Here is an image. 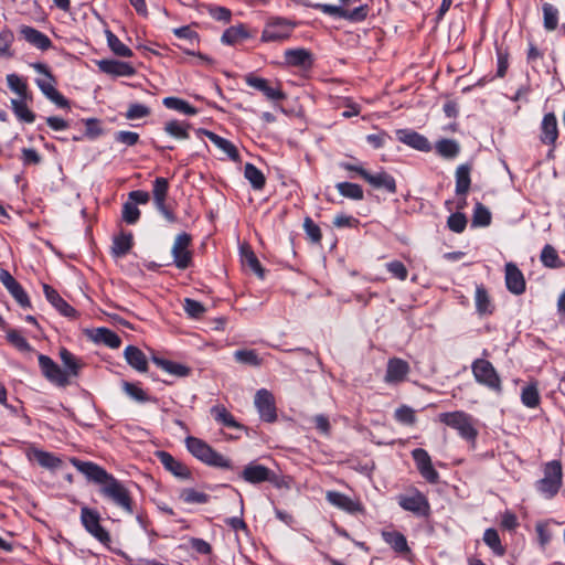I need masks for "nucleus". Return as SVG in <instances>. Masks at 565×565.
<instances>
[{"mask_svg":"<svg viewBox=\"0 0 565 565\" xmlns=\"http://www.w3.org/2000/svg\"><path fill=\"white\" fill-rule=\"evenodd\" d=\"M471 169H472V167L469 163L460 164L456 169V172H455V178H456V189H455V192L459 196H466L468 194L469 190H470V185H471L470 172H471Z\"/></svg>","mask_w":565,"mask_h":565,"instance_id":"obj_33","label":"nucleus"},{"mask_svg":"<svg viewBox=\"0 0 565 565\" xmlns=\"http://www.w3.org/2000/svg\"><path fill=\"white\" fill-rule=\"evenodd\" d=\"M471 372L475 381L488 390L500 395L503 392L501 377L493 364L486 359H476L471 363Z\"/></svg>","mask_w":565,"mask_h":565,"instance_id":"obj_7","label":"nucleus"},{"mask_svg":"<svg viewBox=\"0 0 565 565\" xmlns=\"http://www.w3.org/2000/svg\"><path fill=\"white\" fill-rule=\"evenodd\" d=\"M505 286L513 295L520 296L525 292L526 282L524 275L513 263H508L505 265Z\"/></svg>","mask_w":565,"mask_h":565,"instance_id":"obj_22","label":"nucleus"},{"mask_svg":"<svg viewBox=\"0 0 565 565\" xmlns=\"http://www.w3.org/2000/svg\"><path fill=\"white\" fill-rule=\"evenodd\" d=\"M543 25L544 29L548 32L556 30L559 20V11L558 9L548 2L543 3Z\"/></svg>","mask_w":565,"mask_h":565,"instance_id":"obj_46","label":"nucleus"},{"mask_svg":"<svg viewBox=\"0 0 565 565\" xmlns=\"http://www.w3.org/2000/svg\"><path fill=\"white\" fill-rule=\"evenodd\" d=\"M234 358L236 362L250 366H259L263 363V359L258 356L255 350H237L234 352Z\"/></svg>","mask_w":565,"mask_h":565,"instance_id":"obj_56","label":"nucleus"},{"mask_svg":"<svg viewBox=\"0 0 565 565\" xmlns=\"http://www.w3.org/2000/svg\"><path fill=\"white\" fill-rule=\"evenodd\" d=\"M467 216L461 212L451 213L447 218V226L455 233H462L467 227Z\"/></svg>","mask_w":565,"mask_h":565,"instance_id":"obj_59","label":"nucleus"},{"mask_svg":"<svg viewBox=\"0 0 565 565\" xmlns=\"http://www.w3.org/2000/svg\"><path fill=\"white\" fill-rule=\"evenodd\" d=\"M460 145L455 139L443 138L435 145V150L438 156L444 159L452 160L460 153Z\"/></svg>","mask_w":565,"mask_h":565,"instance_id":"obj_37","label":"nucleus"},{"mask_svg":"<svg viewBox=\"0 0 565 565\" xmlns=\"http://www.w3.org/2000/svg\"><path fill=\"white\" fill-rule=\"evenodd\" d=\"M398 505L416 516L427 518L430 514V504L427 497L417 488H411L407 493L396 497Z\"/></svg>","mask_w":565,"mask_h":565,"instance_id":"obj_11","label":"nucleus"},{"mask_svg":"<svg viewBox=\"0 0 565 565\" xmlns=\"http://www.w3.org/2000/svg\"><path fill=\"white\" fill-rule=\"evenodd\" d=\"M7 83L9 88L19 95L20 99H31V93L29 90L26 82L17 74L7 75Z\"/></svg>","mask_w":565,"mask_h":565,"instance_id":"obj_50","label":"nucleus"},{"mask_svg":"<svg viewBox=\"0 0 565 565\" xmlns=\"http://www.w3.org/2000/svg\"><path fill=\"white\" fill-rule=\"evenodd\" d=\"M540 260L544 267L556 269L565 266V263L559 258L557 250L550 244H546L540 255Z\"/></svg>","mask_w":565,"mask_h":565,"instance_id":"obj_42","label":"nucleus"},{"mask_svg":"<svg viewBox=\"0 0 565 565\" xmlns=\"http://www.w3.org/2000/svg\"><path fill=\"white\" fill-rule=\"evenodd\" d=\"M198 134L206 136L209 140L212 143H214L220 150H222L232 161L237 162L241 160V156L237 148L230 140L206 129H199Z\"/></svg>","mask_w":565,"mask_h":565,"instance_id":"obj_28","label":"nucleus"},{"mask_svg":"<svg viewBox=\"0 0 565 565\" xmlns=\"http://www.w3.org/2000/svg\"><path fill=\"white\" fill-rule=\"evenodd\" d=\"M13 41H14V35L10 29L6 28L0 32V56H7V57L12 56L10 49H11Z\"/></svg>","mask_w":565,"mask_h":565,"instance_id":"obj_62","label":"nucleus"},{"mask_svg":"<svg viewBox=\"0 0 565 565\" xmlns=\"http://www.w3.org/2000/svg\"><path fill=\"white\" fill-rule=\"evenodd\" d=\"M557 118L554 113L544 115L540 126V140L543 145L555 148L558 139Z\"/></svg>","mask_w":565,"mask_h":565,"instance_id":"obj_20","label":"nucleus"},{"mask_svg":"<svg viewBox=\"0 0 565 565\" xmlns=\"http://www.w3.org/2000/svg\"><path fill=\"white\" fill-rule=\"evenodd\" d=\"M249 34L243 24L230 26L222 34L221 41L226 45H234L238 41L248 39Z\"/></svg>","mask_w":565,"mask_h":565,"instance_id":"obj_49","label":"nucleus"},{"mask_svg":"<svg viewBox=\"0 0 565 565\" xmlns=\"http://www.w3.org/2000/svg\"><path fill=\"white\" fill-rule=\"evenodd\" d=\"M438 418L440 423L457 430L462 439L472 444L476 443L478 430L470 414L463 411L446 412L440 413Z\"/></svg>","mask_w":565,"mask_h":565,"instance_id":"obj_6","label":"nucleus"},{"mask_svg":"<svg viewBox=\"0 0 565 565\" xmlns=\"http://www.w3.org/2000/svg\"><path fill=\"white\" fill-rule=\"evenodd\" d=\"M409 371V364L405 360L399 358H392L387 362L385 382L390 384L404 382Z\"/></svg>","mask_w":565,"mask_h":565,"instance_id":"obj_23","label":"nucleus"},{"mask_svg":"<svg viewBox=\"0 0 565 565\" xmlns=\"http://www.w3.org/2000/svg\"><path fill=\"white\" fill-rule=\"evenodd\" d=\"M60 359L65 367V372H67V379L70 376L77 377L79 375V371L83 367V363L79 359H77L71 351L65 348L60 350Z\"/></svg>","mask_w":565,"mask_h":565,"instance_id":"obj_38","label":"nucleus"},{"mask_svg":"<svg viewBox=\"0 0 565 565\" xmlns=\"http://www.w3.org/2000/svg\"><path fill=\"white\" fill-rule=\"evenodd\" d=\"M254 403L262 420L274 423L277 419V408L271 392L266 388L258 390Z\"/></svg>","mask_w":565,"mask_h":565,"instance_id":"obj_16","label":"nucleus"},{"mask_svg":"<svg viewBox=\"0 0 565 565\" xmlns=\"http://www.w3.org/2000/svg\"><path fill=\"white\" fill-rule=\"evenodd\" d=\"M156 457L163 466V468L174 477L182 480H189L192 478V473L189 467L180 460L175 459L170 452L159 450L156 452Z\"/></svg>","mask_w":565,"mask_h":565,"instance_id":"obj_18","label":"nucleus"},{"mask_svg":"<svg viewBox=\"0 0 565 565\" xmlns=\"http://www.w3.org/2000/svg\"><path fill=\"white\" fill-rule=\"evenodd\" d=\"M563 487V467L557 459L543 465V478L534 483V488L545 500L554 499Z\"/></svg>","mask_w":565,"mask_h":565,"instance_id":"obj_3","label":"nucleus"},{"mask_svg":"<svg viewBox=\"0 0 565 565\" xmlns=\"http://www.w3.org/2000/svg\"><path fill=\"white\" fill-rule=\"evenodd\" d=\"M4 331L7 341L17 350L21 352L32 351L31 344L18 330L9 328V326L7 324V330Z\"/></svg>","mask_w":565,"mask_h":565,"instance_id":"obj_52","label":"nucleus"},{"mask_svg":"<svg viewBox=\"0 0 565 565\" xmlns=\"http://www.w3.org/2000/svg\"><path fill=\"white\" fill-rule=\"evenodd\" d=\"M303 231L307 238L313 244H320L322 241V233L318 224L313 222L310 216H306L303 220Z\"/></svg>","mask_w":565,"mask_h":565,"instance_id":"obj_58","label":"nucleus"},{"mask_svg":"<svg viewBox=\"0 0 565 565\" xmlns=\"http://www.w3.org/2000/svg\"><path fill=\"white\" fill-rule=\"evenodd\" d=\"M152 362L164 372L177 377H185L191 373L189 366L163 358L153 356Z\"/></svg>","mask_w":565,"mask_h":565,"instance_id":"obj_35","label":"nucleus"},{"mask_svg":"<svg viewBox=\"0 0 565 565\" xmlns=\"http://www.w3.org/2000/svg\"><path fill=\"white\" fill-rule=\"evenodd\" d=\"M183 309L186 315L194 319H200L205 312V307L198 300L185 298Z\"/></svg>","mask_w":565,"mask_h":565,"instance_id":"obj_63","label":"nucleus"},{"mask_svg":"<svg viewBox=\"0 0 565 565\" xmlns=\"http://www.w3.org/2000/svg\"><path fill=\"white\" fill-rule=\"evenodd\" d=\"M32 68L43 77L35 78V84L41 93L60 108H70V100L56 88L57 79L51 68L41 62L31 64Z\"/></svg>","mask_w":565,"mask_h":565,"instance_id":"obj_4","label":"nucleus"},{"mask_svg":"<svg viewBox=\"0 0 565 565\" xmlns=\"http://www.w3.org/2000/svg\"><path fill=\"white\" fill-rule=\"evenodd\" d=\"M107 43L113 53L120 57H131L132 51L124 44L111 31L106 32Z\"/></svg>","mask_w":565,"mask_h":565,"instance_id":"obj_54","label":"nucleus"},{"mask_svg":"<svg viewBox=\"0 0 565 565\" xmlns=\"http://www.w3.org/2000/svg\"><path fill=\"white\" fill-rule=\"evenodd\" d=\"M398 141L407 145L408 147L423 152H429L431 145L429 140L419 132L412 129H398L396 130Z\"/></svg>","mask_w":565,"mask_h":565,"instance_id":"obj_21","label":"nucleus"},{"mask_svg":"<svg viewBox=\"0 0 565 565\" xmlns=\"http://www.w3.org/2000/svg\"><path fill=\"white\" fill-rule=\"evenodd\" d=\"M243 79L247 86L260 92L269 100L281 102L287 97L278 82L273 86L268 79L259 77L255 73H247Z\"/></svg>","mask_w":565,"mask_h":565,"instance_id":"obj_13","label":"nucleus"},{"mask_svg":"<svg viewBox=\"0 0 565 565\" xmlns=\"http://www.w3.org/2000/svg\"><path fill=\"white\" fill-rule=\"evenodd\" d=\"M38 360L41 372L49 382L60 387H66L67 385H70L67 372L61 369V366L57 363H55L50 356L39 354Z\"/></svg>","mask_w":565,"mask_h":565,"instance_id":"obj_15","label":"nucleus"},{"mask_svg":"<svg viewBox=\"0 0 565 565\" xmlns=\"http://www.w3.org/2000/svg\"><path fill=\"white\" fill-rule=\"evenodd\" d=\"M238 478L250 484L269 482L278 489L285 484L281 476L256 461L247 463L239 472Z\"/></svg>","mask_w":565,"mask_h":565,"instance_id":"obj_8","label":"nucleus"},{"mask_svg":"<svg viewBox=\"0 0 565 565\" xmlns=\"http://www.w3.org/2000/svg\"><path fill=\"white\" fill-rule=\"evenodd\" d=\"M492 215L489 209L480 202H477L473 207L471 220L472 227H487L491 224Z\"/></svg>","mask_w":565,"mask_h":565,"instance_id":"obj_48","label":"nucleus"},{"mask_svg":"<svg viewBox=\"0 0 565 565\" xmlns=\"http://www.w3.org/2000/svg\"><path fill=\"white\" fill-rule=\"evenodd\" d=\"M124 356L126 362L137 372L145 373L148 371L147 356L138 347H126L124 351Z\"/></svg>","mask_w":565,"mask_h":565,"instance_id":"obj_31","label":"nucleus"},{"mask_svg":"<svg viewBox=\"0 0 565 565\" xmlns=\"http://www.w3.org/2000/svg\"><path fill=\"white\" fill-rule=\"evenodd\" d=\"M394 418L404 425H414L416 423V414L413 408H411L407 405H402L398 408H396L394 413Z\"/></svg>","mask_w":565,"mask_h":565,"instance_id":"obj_60","label":"nucleus"},{"mask_svg":"<svg viewBox=\"0 0 565 565\" xmlns=\"http://www.w3.org/2000/svg\"><path fill=\"white\" fill-rule=\"evenodd\" d=\"M326 499L331 505L348 513L354 514L362 511V505L359 501H354L347 494L339 491H328Z\"/></svg>","mask_w":565,"mask_h":565,"instance_id":"obj_27","label":"nucleus"},{"mask_svg":"<svg viewBox=\"0 0 565 565\" xmlns=\"http://www.w3.org/2000/svg\"><path fill=\"white\" fill-rule=\"evenodd\" d=\"M383 541L391 546V548L399 554L406 555L411 553L406 536L398 531H382Z\"/></svg>","mask_w":565,"mask_h":565,"instance_id":"obj_30","label":"nucleus"},{"mask_svg":"<svg viewBox=\"0 0 565 565\" xmlns=\"http://www.w3.org/2000/svg\"><path fill=\"white\" fill-rule=\"evenodd\" d=\"M521 402L529 408H536L540 405L541 397L536 383H530L522 388Z\"/></svg>","mask_w":565,"mask_h":565,"instance_id":"obj_51","label":"nucleus"},{"mask_svg":"<svg viewBox=\"0 0 565 565\" xmlns=\"http://www.w3.org/2000/svg\"><path fill=\"white\" fill-rule=\"evenodd\" d=\"M188 451L206 466L233 470L234 465L230 458L214 450L201 438L189 436L184 440Z\"/></svg>","mask_w":565,"mask_h":565,"instance_id":"obj_2","label":"nucleus"},{"mask_svg":"<svg viewBox=\"0 0 565 565\" xmlns=\"http://www.w3.org/2000/svg\"><path fill=\"white\" fill-rule=\"evenodd\" d=\"M297 23L288 18L271 15L265 21L260 35L263 43H282L290 39Z\"/></svg>","mask_w":565,"mask_h":565,"instance_id":"obj_5","label":"nucleus"},{"mask_svg":"<svg viewBox=\"0 0 565 565\" xmlns=\"http://www.w3.org/2000/svg\"><path fill=\"white\" fill-rule=\"evenodd\" d=\"M95 341L103 343L110 349H118L121 345L120 337L113 330L105 327L96 329Z\"/></svg>","mask_w":565,"mask_h":565,"instance_id":"obj_45","label":"nucleus"},{"mask_svg":"<svg viewBox=\"0 0 565 565\" xmlns=\"http://www.w3.org/2000/svg\"><path fill=\"white\" fill-rule=\"evenodd\" d=\"M134 245V236L131 233H120L113 239L111 255L121 258L126 256Z\"/></svg>","mask_w":565,"mask_h":565,"instance_id":"obj_36","label":"nucleus"},{"mask_svg":"<svg viewBox=\"0 0 565 565\" xmlns=\"http://www.w3.org/2000/svg\"><path fill=\"white\" fill-rule=\"evenodd\" d=\"M188 128H189V126H183L178 120L168 121L164 126L166 132L177 139H188L189 138Z\"/></svg>","mask_w":565,"mask_h":565,"instance_id":"obj_61","label":"nucleus"},{"mask_svg":"<svg viewBox=\"0 0 565 565\" xmlns=\"http://www.w3.org/2000/svg\"><path fill=\"white\" fill-rule=\"evenodd\" d=\"M475 303L476 310L480 316L492 315L494 311V305L482 284L476 286Z\"/></svg>","mask_w":565,"mask_h":565,"instance_id":"obj_34","label":"nucleus"},{"mask_svg":"<svg viewBox=\"0 0 565 565\" xmlns=\"http://www.w3.org/2000/svg\"><path fill=\"white\" fill-rule=\"evenodd\" d=\"M284 60L287 66L299 67L303 70L311 68L315 62L312 53L305 47L285 50Z\"/></svg>","mask_w":565,"mask_h":565,"instance_id":"obj_19","label":"nucleus"},{"mask_svg":"<svg viewBox=\"0 0 565 565\" xmlns=\"http://www.w3.org/2000/svg\"><path fill=\"white\" fill-rule=\"evenodd\" d=\"M364 181L367 182L373 189L384 190L388 194H395L397 192L395 178L384 170H381L376 173L369 172Z\"/></svg>","mask_w":565,"mask_h":565,"instance_id":"obj_25","label":"nucleus"},{"mask_svg":"<svg viewBox=\"0 0 565 565\" xmlns=\"http://www.w3.org/2000/svg\"><path fill=\"white\" fill-rule=\"evenodd\" d=\"M100 72L111 76H132L136 73L135 67L122 61L118 60H100L96 62Z\"/></svg>","mask_w":565,"mask_h":565,"instance_id":"obj_24","label":"nucleus"},{"mask_svg":"<svg viewBox=\"0 0 565 565\" xmlns=\"http://www.w3.org/2000/svg\"><path fill=\"white\" fill-rule=\"evenodd\" d=\"M71 463L83 473L89 482H94L98 486V493L103 499L128 514L134 513V499L129 489L114 475L93 461H83L73 457L71 458Z\"/></svg>","mask_w":565,"mask_h":565,"instance_id":"obj_1","label":"nucleus"},{"mask_svg":"<svg viewBox=\"0 0 565 565\" xmlns=\"http://www.w3.org/2000/svg\"><path fill=\"white\" fill-rule=\"evenodd\" d=\"M11 108L20 121L26 124L34 122L35 114L28 107L26 99H11Z\"/></svg>","mask_w":565,"mask_h":565,"instance_id":"obj_47","label":"nucleus"},{"mask_svg":"<svg viewBox=\"0 0 565 565\" xmlns=\"http://www.w3.org/2000/svg\"><path fill=\"white\" fill-rule=\"evenodd\" d=\"M335 189L339 194L343 198L353 200V201H362L364 199V191L362 186L358 183L352 182H339L335 184Z\"/></svg>","mask_w":565,"mask_h":565,"instance_id":"obj_43","label":"nucleus"},{"mask_svg":"<svg viewBox=\"0 0 565 565\" xmlns=\"http://www.w3.org/2000/svg\"><path fill=\"white\" fill-rule=\"evenodd\" d=\"M81 522L84 529L103 544L110 543L109 532L100 524V515L96 510L84 507L81 509Z\"/></svg>","mask_w":565,"mask_h":565,"instance_id":"obj_14","label":"nucleus"},{"mask_svg":"<svg viewBox=\"0 0 565 565\" xmlns=\"http://www.w3.org/2000/svg\"><path fill=\"white\" fill-rule=\"evenodd\" d=\"M192 236L186 232L179 233L173 241L171 255L174 266L185 270L193 265Z\"/></svg>","mask_w":565,"mask_h":565,"instance_id":"obj_10","label":"nucleus"},{"mask_svg":"<svg viewBox=\"0 0 565 565\" xmlns=\"http://www.w3.org/2000/svg\"><path fill=\"white\" fill-rule=\"evenodd\" d=\"M412 457L420 476L429 483H437L439 473L434 468L429 454L423 448H415L412 451Z\"/></svg>","mask_w":565,"mask_h":565,"instance_id":"obj_17","label":"nucleus"},{"mask_svg":"<svg viewBox=\"0 0 565 565\" xmlns=\"http://www.w3.org/2000/svg\"><path fill=\"white\" fill-rule=\"evenodd\" d=\"M180 499L188 504H205L210 501V495L193 488H186L181 491Z\"/></svg>","mask_w":565,"mask_h":565,"instance_id":"obj_55","label":"nucleus"},{"mask_svg":"<svg viewBox=\"0 0 565 565\" xmlns=\"http://www.w3.org/2000/svg\"><path fill=\"white\" fill-rule=\"evenodd\" d=\"M244 264L247 265L257 276L264 278L265 270L253 250L243 253Z\"/></svg>","mask_w":565,"mask_h":565,"instance_id":"obj_64","label":"nucleus"},{"mask_svg":"<svg viewBox=\"0 0 565 565\" xmlns=\"http://www.w3.org/2000/svg\"><path fill=\"white\" fill-rule=\"evenodd\" d=\"M29 458L34 459L41 467L50 470L58 469L63 463L60 457L38 448H32L30 450Z\"/></svg>","mask_w":565,"mask_h":565,"instance_id":"obj_32","label":"nucleus"},{"mask_svg":"<svg viewBox=\"0 0 565 565\" xmlns=\"http://www.w3.org/2000/svg\"><path fill=\"white\" fill-rule=\"evenodd\" d=\"M312 8L335 19H344L351 23L364 21L370 12L367 4H361L354 9H347L343 6H334L327 3H315Z\"/></svg>","mask_w":565,"mask_h":565,"instance_id":"obj_9","label":"nucleus"},{"mask_svg":"<svg viewBox=\"0 0 565 565\" xmlns=\"http://www.w3.org/2000/svg\"><path fill=\"white\" fill-rule=\"evenodd\" d=\"M482 540H483L484 544L489 548H491V551L494 555L500 556V557L505 555L507 548L501 543V539L495 529H493V527L487 529L483 533Z\"/></svg>","mask_w":565,"mask_h":565,"instance_id":"obj_41","label":"nucleus"},{"mask_svg":"<svg viewBox=\"0 0 565 565\" xmlns=\"http://www.w3.org/2000/svg\"><path fill=\"white\" fill-rule=\"evenodd\" d=\"M169 186L168 179L162 177L154 179L152 184L153 204L168 223H175L178 221L177 215L167 204Z\"/></svg>","mask_w":565,"mask_h":565,"instance_id":"obj_12","label":"nucleus"},{"mask_svg":"<svg viewBox=\"0 0 565 565\" xmlns=\"http://www.w3.org/2000/svg\"><path fill=\"white\" fill-rule=\"evenodd\" d=\"M122 391L134 401L138 403H147L151 397L142 390L140 383H131L124 381L121 384Z\"/></svg>","mask_w":565,"mask_h":565,"instance_id":"obj_53","label":"nucleus"},{"mask_svg":"<svg viewBox=\"0 0 565 565\" xmlns=\"http://www.w3.org/2000/svg\"><path fill=\"white\" fill-rule=\"evenodd\" d=\"M6 289L14 298V300L19 303V306H21L24 309L32 307L28 294L25 292V290L23 289V287L21 286V284L19 281H15L10 287H7Z\"/></svg>","mask_w":565,"mask_h":565,"instance_id":"obj_57","label":"nucleus"},{"mask_svg":"<svg viewBox=\"0 0 565 565\" xmlns=\"http://www.w3.org/2000/svg\"><path fill=\"white\" fill-rule=\"evenodd\" d=\"M43 292L46 300L64 317L76 318L77 311L67 303L60 294L50 285H43Z\"/></svg>","mask_w":565,"mask_h":565,"instance_id":"obj_26","label":"nucleus"},{"mask_svg":"<svg viewBox=\"0 0 565 565\" xmlns=\"http://www.w3.org/2000/svg\"><path fill=\"white\" fill-rule=\"evenodd\" d=\"M244 177L248 180L254 190L260 191L265 188L266 178L262 170H259L255 164L247 162L244 166Z\"/></svg>","mask_w":565,"mask_h":565,"instance_id":"obj_40","label":"nucleus"},{"mask_svg":"<svg viewBox=\"0 0 565 565\" xmlns=\"http://www.w3.org/2000/svg\"><path fill=\"white\" fill-rule=\"evenodd\" d=\"M20 34L28 43L41 51H47L53 45L51 39L46 34L33 26L22 25Z\"/></svg>","mask_w":565,"mask_h":565,"instance_id":"obj_29","label":"nucleus"},{"mask_svg":"<svg viewBox=\"0 0 565 565\" xmlns=\"http://www.w3.org/2000/svg\"><path fill=\"white\" fill-rule=\"evenodd\" d=\"M211 414L213 418L221 425L243 430L245 429L244 425L239 424L235 417L222 405H216L212 407Z\"/></svg>","mask_w":565,"mask_h":565,"instance_id":"obj_39","label":"nucleus"},{"mask_svg":"<svg viewBox=\"0 0 565 565\" xmlns=\"http://www.w3.org/2000/svg\"><path fill=\"white\" fill-rule=\"evenodd\" d=\"M162 104L168 108L172 109L189 116H194L198 114V109L189 104L186 100L181 99L179 97H164Z\"/></svg>","mask_w":565,"mask_h":565,"instance_id":"obj_44","label":"nucleus"}]
</instances>
